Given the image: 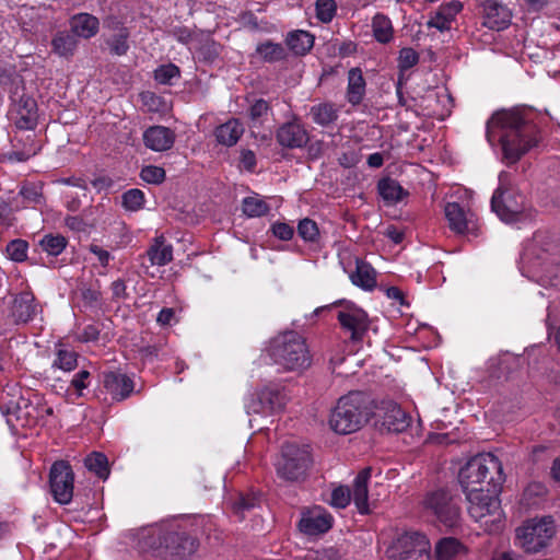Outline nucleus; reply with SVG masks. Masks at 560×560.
<instances>
[{
    "mask_svg": "<svg viewBox=\"0 0 560 560\" xmlns=\"http://www.w3.org/2000/svg\"><path fill=\"white\" fill-rule=\"evenodd\" d=\"M486 137L490 144L498 137L508 164L516 163L538 143L537 127L516 109L494 113L487 121Z\"/></svg>",
    "mask_w": 560,
    "mask_h": 560,
    "instance_id": "nucleus-1",
    "label": "nucleus"
},
{
    "mask_svg": "<svg viewBox=\"0 0 560 560\" xmlns=\"http://www.w3.org/2000/svg\"><path fill=\"white\" fill-rule=\"evenodd\" d=\"M198 540L173 523L143 528L139 536L141 551L151 560H174L191 556Z\"/></svg>",
    "mask_w": 560,
    "mask_h": 560,
    "instance_id": "nucleus-2",
    "label": "nucleus"
},
{
    "mask_svg": "<svg viewBox=\"0 0 560 560\" xmlns=\"http://www.w3.org/2000/svg\"><path fill=\"white\" fill-rule=\"evenodd\" d=\"M458 480L464 493L499 489L504 480L501 462L491 453L478 454L460 468Z\"/></svg>",
    "mask_w": 560,
    "mask_h": 560,
    "instance_id": "nucleus-3",
    "label": "nucleus"
},
{
    "mask_svg": "<svg viewBox=\"0 0 560 560\" xmlns=\"http://www.w3.org/2000/svg\"><path fill=\"white\" fill-rule=\"evenodd\" d=\"M370 416L368 397L361 392H351L339 398L328 423L334 432L350 434L360 430Z\"/></svg>",
    "mask_w": 560,
    "mask_h": 560,
    "instance_id": "nucleus-4",
    "label": "nucleus"
},
{
    "mask_svg": "<svg viewBox=\"0 0 560 560\" xmlns=\"http://www.w3.org/2000/svg\"><path fill=\"white\" fill-rule=\"evenodd\" d=\"M272 361L288 371H299L310 366L311 355L305 340L295 332L276 337L268 349Z\"/></svg>",
    "mask_w": 560,
    "mask_h": 560,
    "instance_id": "nucleus-5",
    "label": "nucleus"
},
{
    "mask_svg": "<svg viewBox=\"0 0 560 560\" xmlns=\"http://www.w3.org/2000/svg\"><path fill=\"white\" fill-rule=\"evenodd\" d=\"M498 491L499 489H489L465 493L468 514L488 533L499 532L502 527L503 512L497 497Z\"/></svg>",
    "mask_w": 560,
    "mask_h": 560,
    "instance_id": "nucleus-6",
    "label": "nucleus"
},
{
    "mask_svg": "<svg viewBox=\"0 0 560 560\" xmlns=\"http://www.w3.org/2000/svg\"><path fill=\"white\" fill-rule=\"evenodd\" d=\"M492 211L501 221L513 223L521 219L525 210V197L515 188L511 173L499 174V186L491 198Z\"/></svg>",
    "mask_w": 560,
    "mask_h": 560,
    "instance_id": "nucleus-7",
    "label": "nucleus"
},
{
    "mask_svg": "<svg viewBox=\"0 0 560 560\" xmlns=\"http://www.w3.org/2000/svg\"><path fill=\"white\" fill-rule=\"evenodd\" d=\"M552 517L532 518L515 530V544L525 552L537 553L547 548L556 535Z\"/></svg>",
    "mask_w": 560,
    "mask_h": 560,
    "instance_id": "nucleus-8",
    "label": "nucleus"
},
{
    "mask_svg": "<svg viewBox=\"0 0 560 560\" xmlns=\"http://www.w3.org/2000/svg\"><path fill=\"white\" fill-rule=\"evenodd\" d=\"M311 465L310 447L290 442L282 446L281 456L276 463V470L280 479L299 482L306 478Z\"/></svg>",
    "mask_w": 560,
    "mask_h": 560,
    "instance_id": "nucleus-9",
    "label": "nucleus"
},
{
    "mask_svg": "<svg viewBox=\"0 0 560 560\" xmlns=\"http://www.w3.org/2000/svg\"><path fill=\"white\" fill-rule=\"evenodd\" d=\"M422 505L427 515L433 516L436 522L447 528H455L460 524L462 514L458 499L445 489L429 492L424 497Z\"/></svg>",
    "mask_w": 560,
    "mask_h": 560,
    "instance_id": "nucleus-10",
    "label": "nucleus"
},
{
    "mask_svg": "<svg viewBox=\"0 0 560 560\" xmlns=\"http://www.w3.org/2000/svg\"><path fill=\"white\" fill-rule=\"evenodd\" d=\"M385 555L387 560H431V545L425 535L408 532L398 536Z\"/></svg>",
    "mask_w": 560,
    "mask_h": 560,
    "instance_id": "nucleus-11",
    "label": "nucleus"
},
{
    "mask_svg": "<svg viewBox=\"0 0 560 560\" xmlns=\"http://www.w3.org/2000/svg\"><path fill=\"white\" fill-rule=\"evenodd\" d=\"M73 471L70 465L63 460L56 462L49 474L50 491L60 504H68L73 497Z\"/></svg>",
    "mask_w": 560,
    "mask_h": 560,
    "instance_id": "nucleus-12",
    "label": "nucleus"
},
{
    "mask_svg": "<svg viewBox=\"0 0 560 560\" xmlns=\"http://www.w3.org/2000/svg\"><path fill=\"white\" fill-rule=\"evenodd\" d=\"M337 319L341 328L350 332L352 341L362 340L369 328L368 314L351 302L340 303Z\"/></svg>",
    "mask_w": 560,
    "mask_h": 560,
    "instance_id": "nucleus-13",
    "label": "nucleus"
},
{
    "mask_svg": "<svg viewBox=\"0 0 560 560\" xmlns=\"http://www.w3.org/2000/svg\"><path fill=\"white\" fill-rule=\"evenodd\" d=\"M445 218L450 229L460 235H478V224L475 214L466 211L457 202H447L444 207Z\"/></svg>",
    "mask_w": 560,
    "mask_h": 560,
    "instance_id": "nucleus-14",
    "label": "nucleus"
},
{
    "mask_svg": "<svg viewBox=\"0 0 560 560\" xmlns=\"http://www.w3.org/2000/svg\"><path fill=\"white\" fill-rule=\"evenodd\" d=\"M42 313V306L37 303L31 291H23L15 294L10 307V315L14 322L26 324Z\"/></svg>",
    "mask_w": 560,
    "mask_h": 560,
    "instance_id": "nucleus-15",
    "label": "nucleus"
},
{
    "mask_svg": "<svg viewBox=\"0 0 560 560\" xmlns=\"http://www.w3.org/2000/svg\"><path fill=\"white\" fill-rule=\"evenodd\" d=\"M331 525V515L323 508L315 506L302 514L299 528L306 535H318L327 532Z\"/></svg>",
    "mask_w": 560,
    "mask_h": 560,
    "instance_id": "nucleus-16",
    "label": "nucleus"
},
{
    "mask_svg": "<svg viewBox=\"0 0 560 560\" xmlns=\"http://www.w3.org/2000/svg\"><path fill=\"white\" fill-rule=\"evenodd\" d=\"M308 132L296 119L288 121L279 127L277 131L278 143L288 149H299L308 142Z\"/></svg>",
    "mask_w": 560,
    "mask_h": 560,
    "instance_id": "nucleus-17",
    "label": "nucleus"
},
{
    "mask_svg": "<svg viewBox=\"0 0 560 560\" xmlns=\"http://www.w3.org/2000/svg\"><path fill=\"white\" fill-rule=\"evenodd\" d=\"M283 406L284 397L279 390L264 388L257 394L256 398H253L247 405V412L267 416L280 410Z\"/></svg>",
    "mask_w": 560,
    "mask_h": 560,
    "instance_id": "nucleus-18",
    "label": "nucleus"
},
{
    "mask_svg": "<svg viewBox=\"0 0 560 560\" xmlns=\"http://www.w3.org/2000/svg\"><path fill=\"white\" fill-rule=\"evenodd\" d=\"M103 385L115 401H121L128 398L135 387L132 380L119 372L104 373Z\"/></svg>",
    "mask_w": 560,
    "mask_h": 560,
    "instance_id": "nucleus-19",
    "label": "nucleus"
},
{
    "mask_svg": "<svg viewBox=\"0 0 560 560\" xmlns=\"http://www.w3.org/2000/svg\"><path fill=\"white\" fill-rule=\"evenodd\" d=\"M147 148L155 152L170 150L175 142V133L164 126H152L143 133Z\"/></svg>",
    "mask_w": 560,
    "mask_h": 560,
    "instance_id": "nucleus-20",
    "label": "nucleus"
},
{
    "mask_svg": "<svg viewBox=\"0 0 560 560\" xmlns=\"http://www.w3.org/2000/svg\"><path fill=\"white\" fill-rule=\"evenodd\" d=\"M370 478L371 468L362 469L354 478L352 488L350 489L351 500L361 514H368L370 512L368 488Z\"/></svg>",
    "mask_w": 560,
    "mask_h": 560,
    "instance_id": "nucleus-21",
    "label": "nucleus"
},
{
    "mask_svg": "<svg viewBox=\"0 0 560 560\" xmlns=\"http://www.w3.org/2000/svg\"><path fill=\"white\" fill-rule=\"evenodd\" d=\"M37 104L30 96H22L15 105V125L19 129L32 130L37 125Z\"/></svg>",
    "mask_w": 560,
    "mask_h": 560,
    "instance_id": "nucleus-22",
    "label": "nucleus"
},
{
    "mask_svg": "<svg viewBox=\"0 0 560 560\" xmlns=\"http://www.w3.org/2000/svg\"><path fill=\"white\" fill-rule=\"evenodd\" d=\"M462 9L463 4L457 0L442 4L427 22L428 27H434L441 32L451 30L452 22Z\"/></svg>",
    "mask_w": 560,
    "mask_h": 560,
    "instance_id": "nucleus-23",
    "label": "nucleus"
},
{
    "mask_svg": "<svg viewBox=\"0 0 560 560\" xmlns=\"http://www.w3.org/2000/svg\"><path fill=\"white\" fill-rule=\"evenodd\" d=\"M511 21V13L502 4L490 0L485 4L483 25L490 30H503L508 27Z\"/></svg>",
    "mask_w": 560,
    "mask_h": 560,
    "instance_id": "nucleus-24",
    "label": "nucleus"
},
{
    "mask_svg": "<svg viewBox=\"0 0 560 560\" xmlns=\"http://www.w3.org/2000/svg\"><path fill=\"white\" fill-rule=\"evenodd\" d=\"M381 424L389 432H401L407 428L406 412L395 402H386L382 408Z\"/></svg>",
    "mask_w": 560,
    "mask_h": 560,
    "instance_id": "nucleus-25",
    "label": "nucleus"
},
{
    "mask_svg": "<svg viewBox=\"0 0 560 560\" xmlns=\"http://www.w3.org/2000/svg\"><path fill=\"white\" fill-rule=\"evenodd\" d=\"M70 31L75 37L89 39L95 36L100 30L98 19L89 13H78L70 21Z\"/></svg>",
    "mask_w": 560,
    "mask_h": 560,
    "instance_id": "nucleus-26",
    "label": "nucleus"
},
{
    "mask_svg": "<svg viewBox=\"0 0 560 560\" xmlns=\"http://www.w3.org/2000/svg\"><path fill=\"white\" fill-rule=\"evenodd\" d=\"M152 266H165L173 259V246L167 244L163 235L156 236L147 250Z\"/></svg>",
    "mask_w": 560,
    "mask_h": 560,
    "instance_id": "nucleus-27",
    "label": "nucleus"
},
{
    "mask_svg": "<svg viewBox=\"0 0 560 560\" xmlns=\"http://www.w3.org/2000/svg\"><path fill=\"white\" fill-rule=\"evenodd\" d=\"M244 133V126L237 119H230L218 126L214 130V137L218 143L225 147H233L237 143Z\"/></svg>",
    "mask_w": 560,
    "mask_h": 560,
    "instance_id": "nucleus-28",
    "label": "nucleus"
},
{
    "mask_svg": "<svg viewBox=\"0 0 560 560\" xmlns=\"http://www.w3.org/2000/svg\"><path fill=\"white\" fill-rule=\"evenodd\" d=\"M51 47L54 54L68 59L74 55L78 47V39L71 31H59L51 39Z\"/></svg>",
    "mask_w": 560,
    "mask_h": 560,
    "instance_id": "nucleus-29",
    "label": "nucleus"
},
{
    "mask_svg": "<svg viewBox=\"0 0 560 560\" xmlns=\"http://www.w3.org/2000/svg\"><path fill=\"white\" fill-rule=\"evenodd\" d=\"M351 282L362 288L363 290L371 291L376 285L375 270L360 259H355V271L350 273Z\"/></svg>",
    "mask_w": 560,
    "mask_h": 560,
    "instance_id": "nucleus-30",
    "label": "nucleus"
},
{
    "mask_svg": "<svg viewBox=\"0 0 560 560\" xmlns=\"http://www.w3.org/2000/svg\"><path fill=\"white\" fill-rule=\"evenodd\" d=\"M365 94V80L360 68H352L348 72V102L357 105Z\"/></svg>",
    "mask_w": 560,
    "mask_h": 560,
    "instance_id": "nucleus-31",
    "label": "nucleus"
},
{
    "mask_svg": "<svg viewBox=\"0 0 560 560\" xmlns=\"http://www.w3.org/2000/svg\"><path fill=\"white\" fill-rule=\"evenodd\" d=\"M377 190L384 201L388 205H395L408 195L397 180L389 177L382 178L377 183Z\"/></svg>",
    "mask_w": 560,
    "mask_h": 560,
    "instance_id": "nucleus-32",
    "label": "nucleus"
},
{
    "mask_svg": "<svg viewBox=\"0 0 560 560\" xmlns=\"http://www.w3.org/2000/svg\"><path fill=\"white\" fill-rule=\"evenodd\" d=\"M285 43L294 55H305L314 45V36L302 30H296L288 34Z\"/></svg>",
    "mask_w": 560,
    "mask_h": 560,
    "instance_id": "nucleus-33",
    "label": "nucleus"
},
{
    "mask_svg": "<svg viewBox=\"0 0 560 560\" xmlns=\"http://www.w3.org/2000/svg\"><path fill=\"white\" fill-rule=\"evenodd\" d=\"M312 120L322 127H329L338 119V109L331 103H320L311 107Z\"/></svg>",
    "mask_w": 560,
    "mask_h": 560,
    "instance_id": "nucleus-34",
    "label": "nucleus"
},
{
    "mask_svg": "<svg viewBox=\"0 0 560 560\" xmlns=\"http://www.w3.org/2000/svg\"><path fill=\"white\" fill-rule=\"evenodd\" d=\"M464 545L456 538H442L435 546L438 560H451L454 557L465 552Z\"/></svg>",
    "mask_w": 560,
    "mask_h": 560,
    "instance_id": "nucleus-35",
    "label": "nucleus"
},
{
    "mask_svg": "<svg viewBox=\"0 0 560 560\" xmlns=\"http://www.w3.org/2000/svg\"><path fill=\"white\" fill-rule=\"evenodd\" d=\"M78 365V354L75 351L65 347L62 343L56 346V357L52 361V368L65 372L73 371Z\"/></svg>",
    "mask_w": 560,
    "mask_h": 560,
    "instance_id": "nucleus-36",
    "label": "nucleus"
},
{
    "mask_svg": "<svg viewBox=\"0 0 560 560\" xmlns=\"http://www.w3.org/2000/svg\"><path fill=\"white\" fill-rule=\"evenodd\" d=\"M372 30L375 39L380 43H388L393 38V25L384 14H376L372 20Z\"/></svg>",
    "mask_w": 560,
    "mask_h": 560,
    "instance_id": "nucleus-37",
    "label": "nucleus"
},
{
    "mask_svg": "<svg viewBox=\"0 0 560 560\" xmlns=\"http://www.w3.org/2000/svg\"><path fill=\"white\" fill-rule=\"evenodd\" d=\"M84 465L90 471L94 472L101 479L105 480L109 476L108 459L102 453L94 452L86 456Z\"/></svg>",
    "mask_w": 560,
    "mask_h": 560,
    "instance_id": "nucleus-38",
    "label": "nucleus"
},
{
    "mask_svg": "<svg viewBox=\"0 0 560 560\" xmlns=\"http://www.w3.org/2000/svg\"><path fill=\"white\" fill-rule=\"evenodd\" d=\"M256 52L267 62H276L287 57V51L281 44L265 42L257 46Z\"/></svg>",
    "mask_w": 560,
    "mask_h": 560,
    "instance_id": "nucleus-39",
    "label": "nucleus"
},
{
    "mask_svg": "<svg viewBox=\"0 0 560 560\" xmlns=\"http://www.w3.org/2000/svg\"><path fill=\"white\" fill-rule=\"evenodd\" d=\"M548 236L544 233H536L533 238L526 243L524 253L522 255V260L525 262H530L534 256L540 258V255L537 254V249L540 248L542 252H547L548 248Z\"/></svg>",
    "mask_w": 560,
    "mask_h": 560,
    "instance_id": "nucleus-40",
    "label": "nucleus"
},
{
    "mask_svg": "<svg viewBox=\"0 0 560 560\" xmlns=\"http://www.w3.org/2000/svg\"><path fill=\"white\" fill-rule=\"evenodd\" d=\"M243 212L249 217H261L268 213L269 206L258 196H250L243 199Z\"/></svg>",
    "mask_w": 560,
    "mask_h": 560,
    "instance_id": "nucleus-41",
    "label": "nucleus"
},
{
    "mask_svg": "<svg viewBox=\"0 0 560 560\" xmlns=\"http://www.w3.org/2000/svg\"><path fill=\"white\" fill-rule=\"evenodd\" d=\"M39 245L48 255L58 256L66 248L67 240L60 234H48L40 240Z\"/></svg>",
    "mask_w": 560,
    "mask_h": 560,
    "instance_id": "nucleus-42",
    "label": "nucleus"
},
{
    "mask_svg": "<svg viewBox=\"0 0 560 560\" xmlns=\"http://www.w3.org/2000/svg\"><path fill=\"white\" fill-rule=\"evenodd\" d=\"M128 32L125 28H120L116 34L107 39V45L110 52L117 56H122L127 52L129 45L127 43Z\"/></svg>",
    "mask_w": 560,
    "mask_h": 560,
    "instance_id": "nucleus-43",
    "label": "nucleus"
},
{
    "mask_svg": "<svg viewBox=\"0 0 560 560\" xmlns=\"http://www.w3.org/2000/svg\"><path fill=\"white\" fill-rule=\"evenodd\" d=\"M122 206L129 211H138L144 205V194L142 190L132 188L124 192Z\"/></svg>",
    "mask_w": 560,
    "mask_h": 560,
    "instance_id": "nucleus-44",
    "label": "nucleus"
},
{
    "mask_svg": "<svg viewBox=\"0 0 560 560\" xmlns=\"http://www.w3.org/2000/svg\"><path fill=\"white\" fill-rule=\"evenodd\" d=\"M337 4L335 0H317L316 16L323 23H328L336 14Z\"/></svg>",
    "mask_w": 560,
    "mask_h": 560,
    "instance_id": "nucleus-45",
    "label": "nucleus"
},
{
    "mask_svg": "<svg viewBox=\"0 0 560 560\" xmlns=\"http://www.w3.org/2000/svg\"><path fill=\"white\" fill-rule=\"evenodd\" d=\"M179 77V69L173 63L159 67L154 71V79L161 84H172L173 79Z\"/></svg>",
    "mask_w": 560,
    "mask_h": 560,
    "instance_id": "nucleus-46",
    "label": "nucleus"
},
{
    "mask_svg": "<svg viewBox=\"0 0 560 560\" xmlns=\"http://www.w3.org/2000/svg\"><path fill=\"white\" fill-rule=\"evenodd\" d=\"M269 110L270 107L267 101L262 98L256 100L249 108V117L253 124L252 127L260 125L264 117L268 115Z\"/></svg>",
    "mask_w": 560,
    "mask_h": 560,
    "instance_id": "nucleus-47",
    "label": "nucleus"
},
{
    "mask_svg": "<svg viewBox=\"0 0 560 560\" xmlns=\"http://www.w3.org/2000/svg\"><path fill=\"white\" fill-rule=\"evenodd\" d=\"M27 243L23 240L11 241L7 246V254L14 261H24L27 257Z\"/></svg>",
    "mask_w": 560,
    "mask_h": 560,
    "instance_id": "nucleus-48",
    "label": "nucleus"
},
{
    "mask_svg": "<svg viewBox=\"0 0 560 560\" xmlns=\"http://www.w3.org/2000/svg\"><path fill=\"white\" fill-rule=\"evenodd\" d=\"M298 233L305 242H315L319 235L317 224L311 219L300 221Z\"/></svg>",
    "mask_w": 560,
    "mask_h": 560,
    "instance_id": "nucleus-49",
    "label": "nucleus"
},
{
    "mask_svg": "<svg viewBox=\"0 0 560 560\" xmlns=\"http://www.w3.org/2000/svg\"><path fill=\"white\" fill-rule=\"evenodd\" d=\"M419 61V55L412 48H402L399 51L398 66L400 71L408 70L416 66Z\"/></svg>",
    "mask_w": 560,
    "mask_h": 560,
    "instance_id": "nucleus-50",
    "label": "nucleus"
},
{
    "mask_svg": "<svg viewBox=\"0 0 560 560\" xmlns=\"http://www.w3.org/2000/svg\"><path fill=\"white\" fill-rule=\"evenodd\" d=\"M351 501V492L348 487H338L332 490L330 504L338 509L346 508Z\"/></svg>",
    "mask_w": 560,
    "mask_h": 560,
    "instance_id": "nucleus-51",
    "label": "nucleus"
},
{
    "mask_svg": "<svg viewBox=\"0 0 560 560\" xmlns=\"http://www.w3.org/2000/svg\"><path fill=\"white\" fill-rule=\"evenodd\" d=\"M20 195L23 197L26 205H38L43 199L40 187L34 184L22 186Z\"/></svg>",
    "mask_w": 560,
    "mask_h": 560,
    "instance_id": "nucleus-52",
    "label": "nucleus"
},
{
    "mask_svg": "<svg viewBox=\"0 0 560 560\" xmlns=\"http://www.w3.org/2000/svg\"><path fill=\"white\" fill-rule=\"evenodd\" d=\"M140 176L149 184H160L165 178V171L162 167L149 165L142 168Z\"/></svg>",
    "mask_w": 560,
    "mask_h": 560,
    "instance_id": "nucleus-53",
    "label": "nucleus"
},
{
    "mask_svg": "<svg viewBox=\"0 0 560 560\" xmlns=\"http://www.w3.org/2000/svg\"><path fill=\"white\" fill-rule=\"evenodd\" d=\"M272 233L276 237L282 241H289L293 237L294 229L288 223L276 222L271 226Z\"/></svg>",
    "mask_w": 560,
    "mask_h": 560,
    "instance_id": "nucleus-54",
    "label": "nucleus"
},
{
    "mask_svg": "<svg viewBox=\"0 0 560 560\" xmlns=\"http://www.w3.org/2000/svg\"><path fill=\"white\" fill-rule=\"evenodd\" d=\"M89 252L93 254L102 267H107L113 259L112 254L96 244L89 245Z\"/></svg>",
    "mask_w": 560,
    "mask_h": 560,
    "instance_id": "nucleus-55",
    "label": "nucleus"
},
{
    "mask_svg": "<svg viewBox=\"0 0 560 560\" xmlns=\"http://www.w3.org/2000/svg\"><path fill=\"white\" fill-rule=\"evenodd\" d=\"M90 378V372L86 370L80 371L75 374L71 381V385L81 394V392L88 387Z\"/></svg>",
    "mask_w": 560,
    "mask_h": 560,
    "instance_id": "nucleus-56",
    "label": "nucleus"
},
{
    "mask_svg": "<svg viewBox=\"0 0 560 560\" xmlns=\"http://www.w3.org/2000/svg\"><path fill=\"white\" fill-rule=\"evenodd\" d=\"M425 102H428V105L427 107L430 108L432 107L431 105V102L432 101H436V102H451V97H450V94L447 93L446 90H443L442 92H433L431 91L427 96H425Z\"/></svg>",
    "mask_w": 560,
    "mask_h": 560,
    "instance_id": "nucleus-57",
    "label": "nucleus"
},
{
    "mask_svg": "<svg viewBox=\"0 0 560 560\" xmlns=\"http://www.w3.org/2000/svg\"><path fill=\"white\" fill-rule=\"evenodd\" d=\"M220 46L214 42H207L201 47V55L207 59H213L219 55Z\"/></svg>",
    "mask_w": 560,
    "mask_h": 560,
    "instance_id": "nucleus-58",
    "label": "nucleus"
},
{
    "mask_svg": "<svg viewBox=\"0 0 560 560\" xmlns=\"http://www.w3.org/2000/svg\"><path fill=\"white\" fill-rule=\"evenodd\" d=\"M256 505V499L255 498H240L234 503V510L236 513H242L245 510H249Z\"/></svg>",
    "mask_w": 560,
    "mask_h": 560,
    "instance_id": "nucleus-59",
    "label": "nucleus"
},
{
    "mask_svg": "<svg viewBox=\"0 0 560 560\" xmlns=\"http://www.w3.org/2000/svg\"><path fill=\"white\" fill-rule=\"evenodd\" d=\"M241 162L247 171H253L256 165V156L250 150H243L241 154Z\"/></svg>",
    "mask_w": 560,
    "mask_h": 560,
    "instance_id": "nucleus-60",
    "label": "nucleus"
},
{
    "mask_svg": "<svg viewBox=\"0 0 560 560\" xmlns=\"http://www.w3.org/2000/svg\"><path fill=\"white\" fill-rule=\"evenodd\" d=\"M98 338V330L95 326L89 325L83 328L79 339L84 342L94 341Z\"/></svg>",
    "mask_w": 560,
    "mask_h": 560,
    "instance_id": "nucleus-61",
    "label": "nucleus"
},
{
    "mask_svg": "<svg viewBox=\"0 0 560 560\" xmlns=\"http://www.w3.org/2000/svg\"><path fill=\"white\" fill-rule=\"evenodd\" d=\"M65 223L73 231H83L85 226L83 220L77 215L67 217Z\"/></svg>",
    "mask_w": 560,
    "mask_h": 560,
    "instance_id": "nucleus-62",
    "label": "nucleus"
},
{
    "mask_svg": "<svg viewBox=\"0 0 560 560\" xmlns=\"http://www.w3.org/2000/svg\"><path fill=\"white\" fill-rule=\"evenodd\" d=\"M173 35L175 36V38L183 43V44H188L190 38H191V33L188 28H185V27H176L173 30Z\"/></svg>",
    "mask_w": 560,
    "mask_h": 560,
    "instance_id": "nucleus-63",
    "label": "nucleus"
},
{
    "mask_svg": "<svg viewBox=\"0 0 560 560\" xmlns=\"http://www.w3.org/2000/svg\"><path fill=\"white\" fill-rule=\"evenodd\" d=\"M174 315L175 313L173 308H163L160 311L156 320L163 326L170 325Z\"/></svg>",
    "mask_w": 560,
    "mask_h": 560,
    "instance_id": "nucleus-64",
    "label": "nucleus"
}]
</instances>
